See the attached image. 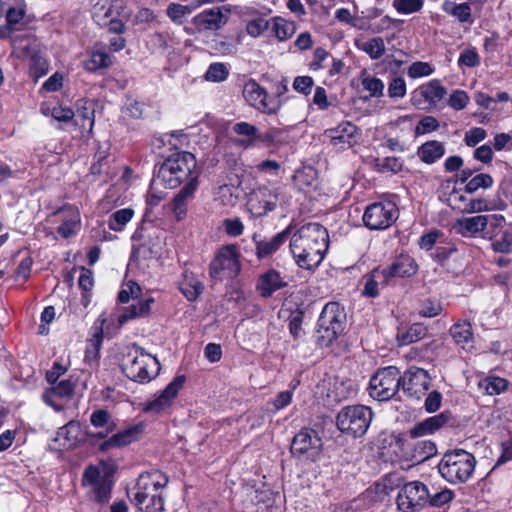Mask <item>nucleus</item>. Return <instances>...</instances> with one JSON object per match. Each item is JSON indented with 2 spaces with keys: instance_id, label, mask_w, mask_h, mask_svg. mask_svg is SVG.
<instances>
[{
  "instance_id": "nucleus-1",
  "label": "nucleus",
  "mask_w": 512,
  "mask_h": 512,
  "mask_svg": "<svg viewBox=\"0 0 512 512\" xmlns=\"http://www.w3.org/2000/svg\"><path fill=\"white\" fill-rule=\"evenodd\" d=\"M200 171L197 169V160L190 152H178L166 158L159 166L153 178L154 184L174 189L186 182L184 187L176 194L172 202V210L180 219L186 213V206L198 187Z\"/></svg>"
},
{
  "instance_id": "nucleus-2",
  "label": "nucleus",
  "mask_w": 512,
  "mask_h": 512,
  "mask_svg": "<svg viewBox=\"0 0 512 512\" xmlns=\"http://www.w3.org/2000/svg\"><path fill=\"white\" fill-rule=\"evenodd\" d=\"M289 247L300 268L314 270L328 251V231L319 223H307L290 237Z\"/></svg>"
},
{
  "instance_id": "nucleus-3",
  "label": "nucleus",
  "mask_w": 512,
  "mask_h": 512,
  "mask_svg": "<svg viewBox=\"0 0 512 512\" xmlns=\"http://www.w3.org/2000/svg\"><path fill=\"white\" fill-rule=\"evenodd\" d=\"M120 367L127 378L137 383L150 382L160 370L157 358L136 344L128 348Z\"/></svg>"
},
{
  "instance_id": "nucleus-4",
  "label": "nucleus",
  "mask_w": 512,
  "mask_h": 512,
  "mask_svg": "<svg viewBox=\"0 0 512 512\" xmlns=\"http://www.w3.org/2000/svg\"><path fill=\"white\" fill-rule=\"evenodd\" d=\"M476 463L472 453L464 449H454L442 456L438 471L449 483L462 484L472 477Z\"/></svg>"
},
{
  "instance_id": "nucleus-5",
  "label": "nucleus",
  "mask_w": 512,
  "mask_h": 512,
  "mask_svg": "<svg viewBox=\"0 0 512 512\" xmlns=\"http://www.w3.org/2000/svg\"><path fill=\"white\" fill-rule=\"evenodd\" d=\"M346 314L337 302L327 303L318 319L317 338L322 346H329L344 331Z\"/></svg>"
},
{
  "instance_id": "nucleus-6",
  "label": "nucleus",
  "mask_w": 512,
  "mask_h": 512,
  "mask_svg": "<svg viewBox=\"0 0 512 512\" xmlns=\"http://www.w3.org/2000/svg\"><path fill=\"white\" fill-rule=\"evenodd\" d=\"M373 411L364 405L343 407L336 417L338 429L355 438L366 434L373 419Z\"/></svg>"
},
{
  "instance_id": "nucleus-7",
  "label": "nucleus",
  "mask_w": 512,
  "mask_h": 512,
  "mask_svg": "<svg viewBox=\"0 0 512 512\" xmlns=\"http://www.w3.org/2000/svg\"><path fill=\"white\" fill-rule=\"evenodd\" d=\"M401 387V373L395 366L379 369L370 379L369 394L378 401L392 399Z\"/></svg>"
},
{
  "instance_id": "nucleus-8",
  "label": "nucleus",
  "mask_w": 512,
  "mask_h": 512,
  "mask_svg": "<svg viewBox=\"0 0 512 512\" xmlns=\"http://www.w3.org/2000/svg\"><path fill=\"white\" fill-rule=\"evenodd\" d=\"M398 217L399 209L396 203L385 200L368 205L362 219L370 230H384L392 226Z\"/></svg>"
},
{
  "instance_id": "nucleus-9",
  "label": "nucleus",
  "mask_w": 512,
  "mask_h": 512,
  "mask_svg": "<svg viewBox=\"0 0 512 512\" xmlns=\"http://www.w3.org/2000/svg\"><path fill=\"white\" fill-rule=\"evenodd\" d=\"M82 485L91 487L88 493L90 500L98 504H106L111 498L112 473H101L98 467L89 465L83 472Z\"/></svg>"
},
{
  "instance_id": "nucleus-10",
  "label": "nucleus",
  "mask_w": 512,
  "mask_h": 512,
  "mask_svg": "<svg viewBox=\"0 0 512 512\" xmlns=\"http://www.w3.org/2000/svg\"><path fill=\"white\" fill-rule=\"evenodd\" d=\"M397 507L401 512H419L429 502V489L421 481L404 484L397 494Z\"/></svg>"
},
{
  "instance_id": "nucleus-11",
  "label": "nucleus",
  "mask_w": 512,
  "mask_h": 512,
  "mask_svg": "<svg viewBox=\"0 0 512 512\" xmlns=\"http://www.w3.org/2000/svg\"><path fill=\"white\" fill-rule=\"evenodd\" d=\"M447 95V89L437 79H432L415 88L410 93V103L426 112L437 108Z\"/></svg>"
},
{
  "instance_id": "nucleus-12",
  "label": "nucleus",
  "mask_w": 512,
  "mask_h": 512,
  "mask_svg": "<svg viewBox=\"0 0 512 512\" xmlns=\"http://www.w3.org/2000/svg\"><path fill=\"white\" fill-rule=\"evenodd\" d=\"M239 272V255L233 245L221 248L210 263L209 273L214 280L232 279Z\"/></svg>"
},
{
  "instance_id": "nucleus-13",
  "label": "nucleus",
  "mask_w": 512,
  "mask_h": 512,
  "mask_svg": "<svg viewBox=\"0 0 512 512\" xmlns=\"http://www.w3.org/2000/svg\"><path fill=\"white\" fill-rule=\"evenodd\" d=\"M168 482V476L159 470L141 473L133 488L132 502L136 506L143 505L151 494H157V491L166 487Z\"/></svg>"
},
{
  "instance_id": "nucleus-14",
  "label": "nucleus",
  "mask_w": 512,
  "mask_h": 512,
  "mask_svg": "<svg viewBox=\"0 0 512 512\" xmlns=\"http://www.w3.org/2000/svg\"><path fill=\"white\" fill-rule=\"evenodd\" d=\"M239 137L231 138V141L242 147L258 146L265 148H277L286 141L282 136V130H235Z\"/></svg>"
},
{
  "instance_id": "nucleus-15",
  "label": "nucleus",
  "mask_w": 512,
  "mask_h": 512,
  "mask_svg": "<svg viewBox=\"0 0 512 512\" xmlns=\"http://www.w3.org/2000/svg\"><path fill=\"white\" fill-rule=\"evenodd\" d=\"M279 188L261 186L254 189L248 200V208L254 217H262L273 211L279 201Z\"/></svg>"
},
{
  "instance_id": "nucleus-16",
  "label": "nucleus",
  "mask_w": 512,
  "mask_h": 512,
  "mask_svg": "<svg viewBox=\"0 0 512 512\" xmlns=\"http://www.w3.org/2000/svg\"><path fill=\"white\" fill-rule=\"evenodd\" d=\"M430 376L422 368L411 367L401 375V387L408 397L420 398L430 387Z\"/></svg>"
},
{
  "instance_id": "nucleus-17",
  "label": "nucleus",
  "mask_w": 512,
  "mask_h": 512,
  "mask_svg": "<svg viewBox=\"0 0 512 512\" xmlns=\"http://www.w3.org/2000/svg\"><path fill=\"white\" fill-rule=\"evenodd\" d=\"M243 96L256 109L265 113H274L279 108L278 102L269 97L266 91L254 80L244 85Z\"/></svg>"
},
{
  "instance_id": "nucleus-18",
  "label": "nucleus",
  "mask_w": 512,
  "mask_h": 512,
  "mask_svg": "<svg viewBox=\"0 0 512 512\" xmlns=\"http://www.w3.org/2000/svg\"><path fill=\"white\" fill-rule=\"evenodd\" d=\"M322 446L321 438L313 429L304 428L293 438L290 451L293 455H315Z\"/></svg>"
},
{
  "instance_id": "nucleus-19",
  "label": "nucleus",
  "mask_w": 512,
  "mask_h": 512,
  "mask_svg": "<svg viewBox=\"0 0 512 512\" xmlns=\"http://www.w3.org/2000/svg\"><path fill=\"white\" fill-rule=\"evenodd\" d=\"M455 419L449 411H444L438 415L429 417L415 424L409 431L411 438H419L429 435L439 430L445 425L453 426Z\"/></svg>"
},
{
  "instance_id": "nucleus-20",
  "label": "nucleus",
  "mask_w": 512,
  "mask_h": 512,
  "mask_svg": "<svg viewBox=\"0 0 512 512\" xmlns=\"http://www.w3.org/2000/svg\"><path fill=\"white\" fill-rule=\"evenodd\" d=\"M143 431L144 425L142 423L126 428L113 434L107 440L99 442L98 450L101 452H107L114 448L127 446L130 443L138 440Z\"/></svg>"
},
{
  "instance_id": "nucleus-21",
  "label": "nucleus",
  "mask_w": 512,
  "mask_h": 512,
  "mask_svg": "<svg viewBox=\"0 0 512 512\" xmlns=\"http://www.w3.org/2000/svg\"><path fill=\"white\" fill-rule=\"evenodd\" d=\"M185 382V376L179 375L170 382L162 393L155 397L153 400L146 403L144 407L145 412L159 413L166 407L170 406L171 401L177 396L179 390Z\"/></svg>"
},
{
  "instance_id": "nucleus-22",
  "label": "nucleus",
  "mask_w": 512,
  "mask_h": 512,
  "mask_svg": "<svg viewBox=\"0 0 512 512\" xmlns=\"http://www.w3.org/2000/svg\"><path fill=\"white\" fill-rule=\"evenodd\" d=\"M228 17L220 8L202 11L192 19V24L198 32L216 31L227 23Z\"/></svg>"
},
{
  "instance_id": "nucleus-23",
  "label": "nucleus",
  "mask_w": 512,
  "mask_h": 512,
  "mask_svg": "<svg viewBox=\"0 0 512 512\" xmlns=\"http://www.w3.org/2000/svg\"><path fill=\"white\" fill-rule=\"evenodd\" d=\"M384 272L387 274L390 282L398 277H412L418 271V264L415 259L408 254H400L392 261L390 265L383 268Z\"/></svg>"
},
{
  "instance_id": "nucleus-24",
  "label": "nucleus",
  "mask_w": 512,
  "mask_h": 512,
  "mask_svg": "<svg viewBox=\"0 0 512 512\" xmlns=\"http://www.w3.org/2000/svg\"><path fill=\"white\" fill-rule=\"evenodd\" d=\"M12 55L25 60L40 51L38 40L29 33H15L11 36Z\"/></svg>"
},
{
  "instance_id": "nucleus-25",
  "label": "nucleus",
  "mask_w": 512,
  "mask_h": 512,
  "mask_svg": "<svg viewBox=\"0 0 512 512\" xmlns=\"http://www.w3.org/2000/svg\"><path fill=\"white\" fill-rule=\"evenodd\" d=\"M287 286V282L281 273L275 269H269L262 273L257 280L256 289L264 298H269L274 292Z\"/></svg>"
},
{
  "instance_id": "nucleus-26",
  "label": "nucleus",
  "mask_w": 512,
  "mask_h": 512,
  "mask_svg": "<svg viewBox=\"0 0 512 512\" xmlns=\"http://www.w3.org/2000/svg\"><path fill=\"white\" fill-rule=\"evenodd\" d=\"M291 235V226L280 233L274 235L270 239L256 240V236L253 237L256 245V255L259 259H264L274 254L279 248L288 240Z\"/></svg>"
},
{
  "instance_id": "nucleus-27",
  "label": "nucleus",
  "mask_w": 512,
  "mask_h": 512,
  "mask_svg": "<svg viewBox=\"0 0 512 512\" xmlns=\"http://www.w3.org/2000/svg\"><path fill=\"white\" fill-rule=\"evenodd\" d=\"M122 6L117 1L98 0L92 7L93 20L101 27L106 26L115 15H120Z\"/></svg>"
},
{
  "instance_id": "nucleus-28",
  "label": "nucleus",
  "mask_w": 512,
  "mask_h": 512,
  "mask_svg": "<svg viewBox=\"0 0 512 512\" xmlns=\"http://www.w3.org/2000/svg\"><path fill=\"white\" fill-rule=\"evenodd\" d=\"M52 387L50 390H47L43 394V400L48 405L52 406L55 410H62L61 406L56 405L52 401L53 396L61 397V398H70L75 390L76 382L72 380V378L63 379L61 381H57L55 384H51Z\"/></svg>"
},
{
  "instance_id": "nucleus-29",
  "label": "nucleus",
  "mask_w": 512,
  "mask_h": 512,
  "mask_svg": "<svg viewBox=\"0 0 512 512\" xmlns=\"http://www.w3.org/2000/svg\"><path fill=\"white\" fill-rule=\"evenodd\" d=\"M390 280L383 268H374L368 275H366V282L362 294L367 297H377L379 295L378 286H388Z\"/></svg>"
},
{
  "instance_id": "nucleus-30",
  "label": "nucleus",
  "mask_w": 512,
  "mask_h": 512,
  "mask_svg": "<svg viewBox=\"0 0 512 512\" xmlns=\"http://www.w3.org/2000/svg\"><path fill=\"white\" fill-rule=\"evenodd\" d=\"M442 10L454 17L460 23H468L472 25L474 19L472 17V9L469 3H456L450 0H445L442 3Z\"/></svg>"
},
{
  "instance_id": "nucleus-31",
  "label": "nucleus",
  "mask_w": 512,
  "mask_h": 512,
  "mask_svg": "<svg viewBox=\"0 0 512 512\" xmlns=\"http://www.w3.org/2000/svg\"><path fill=\"white\" fill-rule=\"evenodd\" d=\"M179 289L189 301H195L203 292L204 285L189 271H184L179 281Z\"/></svg>"
},
{
  "instance_id": "nucleus-32",
  "label": "nucleus",
  "mask_w": 512,
  "mask_h": 512,
  "mask_svg": "<svg viewBox=\"0 0 512 512\" xmlns=\"http://www.w3.org/2000/svg\"><path fill=\"white\" fill-rule=\"evenodd\" d=\"M294 184L300 190L316 188L318 183V172L312 166H303L297 169L292 177Z\"/></svg>"
},
{
  "instance_id": "nucleus-33",
  "label": "nucleus",
  "mask_w": 512,
  "mask_h": 512,
  "mask_svg": "<svg viewBox=\"0 0 512 512\" xmlns=\"http://www.w3.org/2000/svg\"><path fill=\"white\" fill-rule=\"evenodd\" d=\"M445 153L443 143L432 140L423 143L417 151L419 158L426 164H432L440 159Z\"/></svg>"
},
{
  "instance_id": "nucleus-34",
  "label": "nucleus",
  "mask_w": 512,
  "mask_h": 512,
  "mask_svg": "<svg viewBox=\"0 0 512 512\" xmlns=\"http://www.w3.org/2000/svg\"><path fill=\"white\" fill-rule=\"evenodd\" d=\"M450 336L454 342L465 349L473 341L471 324L467 321L455 323L449 330Z\"/></svg>"
},
{
  "instance_id": "nucleus-35",
  "label": "nucleus",
  "mask_w": 512,
  "mask_h": 512,
  "mask_svg": "<svg viewBox=\"0 0 512 512\" xmlns=\"http://www.w3.org/2000/svg\"><path fill=\"white\" fill-rule=\"evenodd\" d=\"M486 221L487 219L484 215H477L459 219L457 221V225L459 227V232L463 236H467L484 231L486 228Z\"/></svg>"
},
{
  "instance_id": "nucleus-36",
  "label": "nucleus",
  "mask_w": 512,
  "mask_h": 512,
  "mask_svg": "<svg viewBox=\"0 0 512 512\" xmlns=\"http://www.w3.org/2000/svg\"><path fill=\"white\" fill-rule=\"evenodd\" d=\"M348 130H325L330 143L339 149L352 147L356 142L357 130L347 133Z\"/></svg>"
},
{
  "instance_id": "nucleus-37",
  "label": "nucleus",
  "mask_w": 512,
  "mask_h": 512,
  "mask_svg": "<svg viewBox=\"0 0 512 512\" xmlns=\"http://www.w3.org/2000/svg\"><path fill=\"white\" fill-rule=\"evenodd\" d=\"M437 453L436 444L430 440L417 441L413 448L412 460L416 463H422Z\"/></svg>"
},
{
  "instance_id": "nucleus-38",
  "label": "nucleus",
  "mask_w": 512,
  "mask_h": 512,
  "mask_svg": "<svg viewBox=\"0 0 512 512\" xmlns=\"http://www.w3.org/2000/svg\"><path fill=\"white\" fill-rule=\"evenodd\" d=\"M427 328L421 323L412 324L406 331L399 333L397 339L400 345H409L425 337Z\"/></svg>"
},
{
  "instance_id": "nucleus-39",
  "label": "nucleus",
  "mask_w": 512,
  "mask_h": 512,
  "mask_svg": "<svg viewBox=\"0 0 512 512\" xmlns=\"http://www.w3.org/2000/svg\"><path fill=\"white\" fill-rule=\"evenodd\" d=\"M95 104L93 101L81 99L77 102V118L81 119V126L89 125L90 128L94 126V112Z\"/></svg>"
},
{
  "instance_id": "nucleus-40",
  "label": "nucleus",
  "mask_w": 512,
  "mask_h": 512,
  "mask_svg": "<svg viewBox=\"0 0 512 512\" xmlns=\"http://www.w3.org/2000/svg\"><path fill=\"white\" fill-rule=\"evenodd\" d=\"M29 59V73L35 81L48 73L49 64L47 60L41 55L40 51L36 54H33V56H31Z\"/></svg>"
},
{
  "instance_id": "nucleus-41",
  "label": "nucleus",
  "mask_w": 512,
  "mask_h": 512,
  "mask_svg": "<svg viewBox=\"0 0 512 512\" xmlns=\"http://www.w3.org/2000/svg\"><path fill=\"white\" fill-rule=\"evenodd\" d=\"M133 214L134 212L130 208L117 210L109 217V228L114 231H121L123 227L131 220Z\"/></svg>"
},
{
  "instance_id": "nucleus-42",
  "label": "nucleus",
  "mask_w": 512,
  "mask_h": 512,
  "mask_svg": "<svg viewBox=\"0 0 512 512\" xmlns=\"http://www.w3.org/2000/svg\"><path fill=\"white\" fill-rule=\"evenodd\" d=\"M273 31L280 41L291 38L296 32L294 22L287 21L283 18H276L273 24Z\"/></svg>"
},
{
  "instance_id": "nucleus-43",
  "label": "nucleus",
  "mask_w": 512,
  "mask_h": 512,
  "mask_svg": "<svg viewBox=\"0 0 512 512\" xmlns=\"http://www.w3.org/2000/svg\"><path fill=\"white\" fill-rule=\"evenodd\" d=\"M359 48L366 52L372 59H379L385 53V43L381 37H375L362 43Z\"/></svg>"
},
{
  "instance_id": "nucleus-44",
  "label": "nucleus",
  "mask_w": 512,
  "mask_h": 512,
  "mask_svg": "<svg viewBox=\"0 0 512 512\" xmlns=\"http://www.w3.org/2000/svg\"><path fill=\"white\" fill-rule=\"evenodd\" d=\"M493 178L489 174L480 173L471 178L465 186V191L469 194L475 193L478 189H488L493 185Z\"/></svg>"
},
{
  "instance_id": "nucleus-45",
  "label": "nucleus",
  "mask_w": 512,
  "mask_h": 512,
  "mask_svg": "<svg viewBox=\"0 0 512 512\" xmlns=\"http://www.w3.org/2000/svg\"><path fill=\"white\" fill-rule=\"evenodd\" d=\"M193 7L190 5H182L171 3L167 7L168 17L177 24H182L183 20L192 13Z\"/></svg>"
},
{
  "instance_id": "nucleus-46",
  "label": "nucleus",
  "mask_w": 512,
  "mask_h": 512,
  "mask_svg": "<svg viewBox=\"0 0 512 512\" xmlns=\"http://www.w3.org/2000/svg\"><path fill=\"white\" fill-rule=\"evenodd\" d=\"M424 5V0H394L393 8L403 15L419 12Z\"/></svg>"
},
{
  "instance_id": "nucleus-47",
  "label": "nucleus",
  "mask_w": 512,
  "mask_h": 512,
  "mask_svg": "<svg viewBox=\"0 0 512 512\" xmlns=\"http://www.w3.org/2000/svg\"><path fill=\"white\" fill-rule=\"evenodd\" d=\"M103 337L102 332L96 333L91 339L88 340L85 350V361L88 363L96 362L99 357Z\"/></svg>"
},
{
  "instance_id": "nucleus-48",
  "label": "nucleus",
  "mask_w": 512,
  "mask_h": 512,
  "mask_svg": "<svg viewBox=\"0 0 512 512\" xmlns=\"http://www.w3.org/2000/svg\"><path fill=\"white\" fill-rule=\"evenodd\" d=\"M229 75L228 68L224 63L216 62L210 64L204 77L207 81L222 82L226 80Z\"/></svg>"
},
{
  "instance_id": "nucleus-49",
  "label": "nucleus",
  "mask_w": 512,
  "mask_h": 512,
  "mask_svg": "<svg viewBox=\"0 0 512 512\" xmlns=\"http://www.w3.org/2000/svg\"><path fill=\"white\" fill-rule=\"evenodd\" d=\"M90 423L93 427H107L116 428V424L113 421L111 414L106 409H97L93 411L90 416Z\"/></svg>"
},
{
  "instance_id": "nucleus-50",
  "label": "nucleus",
  "mask_w": 512,
  "mask_h": 512,
  "mask_svg": "<svg viewBox=\"0 0 512 512\" xmlns=\"http://www.w3.org/2000/svg\"><path fill=\"white\" fill-rule=\"evenodd\" d=\"M112 63L108 53L97 51L92 53L90 59L85 63L87 70L94 71L100 68H106Z\"/></svg>"
},
{
  "instance_id": "nucleus-51",
  "label": "nucleus",
  "mask_w": 512,
  "mask_h": 512,
  "mask_svg": "<svg viewBox=\"0 0 512 512\" xmlns=\"http://www.w3.org/2000/svg\"><path fill=\"white\" fill-rule=\"evenodd\" d=\"M164 138H167L168 145L172 149L182 147L187 141V137L182 133V130H171L169 132H165L157 138V141L164 143Z\"/></svg>"
},
{
  "instance_id": "nucleus-52",
  "label": "nucleus",
  "mask_w": 512,
  "mask_h": 512,
  "mask_svg": "<svg viewBox=\"0 0 512 512\" xmlns=\"http://www.w3.org/2000/svg\"><path fill=\"white\" fill-rule=\"evenodd\" d=\"M375 166L380 172L397 173L402 169V161L396 157H385L383 159H376Z\"/></svg>"
},
{
  "instance_id": "nucleus-53",
  "label": "nucleus",
  "mask_w": 512,
  "mask_h": 512,
  "mask_svg": "<svg viewBox=\"0 0 512 512\" xmlns=\"http://www.w3.org/2000/svg\"><path fill=\"white\" fill-rule=\"evenodd\" d=\"M491 248L494 252L498 253H511L512 252V232L505 231L499 239L491 243Z\"/></svg>"
},
{
  "instance_id": "nucleus-54",
  "label": "nucleus",
  "mask_w": 512,
  "mask_h": 512,
  "mask_svg": "<svg viewBox=\"0 0 512 512\" xmlns=\"http://www.w3.org/2000/svg\"><path fill=\"white\" fill-rule=\"evenodd\" d=\"M406 82L402 77H394L388 85V95L391 99H401L406 95Z\"/></svg>"
},
{
  "instance_id": "nucleus-55",
  "label": "nucleus",
  "mask_w": 512,
  "mask_h": 512,
  "mask_svg": "<svg viewBox=\"0 0 512 512\" xmlns=\"http://www.w3.org/2000/svg\"><path fill=\"white\" fill-rule=\"evenodd\" d=\"M441 312L442 306L439 302L431 299H425L420 305L418 314L421 317L432 318L438 316Z\"/></svg>"
},
{
  "instance_id": "nucleus-56",
  "label": "nucleus",
  "mask_w": 512,
  "mask_h": 512,
  "mask_svg": "<svg viewBox=\"0 0 512 512\" xmlns=\"http://www.w3.org/2000/svg\"><path fill=\"white\" fill-rule=\"evenodd\" d=\"M434 69L427 62L417 61L412 63L407 71V74L410 78H420L429 76L433 73Z\"/></svg>"
},
{
  "instance_id": "nucleus-57",
  "label": "nucleus",
  "mask_w": 512,
  "mask_h": 512,
  "mask_svg": "<svg viewBox=\"0 0 512 512\" xmlns=\"http://www.w3.org/2000/svg\"><path fill=\"white\" fill-rule=\"evenodd\" d=\"M363 88L369 92L371 97H380L383 95L384 83L376 77H366L362 81Z\"/></svg>"
},
{
  "instance_id": "nucleus-58",
  "label": "nucleus",
  "mask_w": 512,
  "mask_h": 512,
  "mask_svg": "<svg viewBox=\"0 0 512 512\" xmlns=\"http://www.w3.org/2000/svg\"><path fill=\"white\" fill-rule=\"evenodd\" d=\"M143 512H162L164 500L160 494H151L143 505L137 506Z\"/></svg>"
},
{
  "instance_id": "nucleus-59",
  "label": "nucleus",
  "mask_w": 512,
  "mask_h": 512,
  "mask_svg": "<svg viewBox=\"0 0 512 512\" xmlns=\"http://www.w3.org/2000/svg\"><path fill=\"white\" fill-rule=\"evenodd\" d=\"M459 66L476 67L480 64V56L475 48H467L460 53Z\"/></svg>"
},
{
  "instance_id": "nucleus-60",
  "label": "nucleus",
  "mask_w": 512,
  "mask_h": 512,
  "mask_svg": "<svg viewBox=\"0 0 512 512\" xmlns=\"http://www.w3.org/2000/svg\"><path fill=\"white\" fill-rule=\"evenodd\" d=\"M469 96L464 90H455L448 98V105L454 110H462L469 103Z\"/></svg>"
},
{
  "instance_id": "nucleus-61",
  "label": "nucleus",
  "mask_w": 512,
  "mask_h": 512,
  "mask_svg": "<svg viewBox=\"0 0 512 512\" xmlns=\"http://www.w3.org/2000/svg\"><path fill=\"white\" fill-rule=\"evenodd\" d=\"M507 380L500 377H489L485 380V390L489 395H497L507 388Z\"/></svg>"
},
{
  "instance_id": "nucleus-62",
  "label": "nucleus",
  "mask_w": 512,
  "mask_h": 512,
  "mask_svg": "<svg viewBox=\"0 0 512 512\" xmlns=\"http://www.w3.org/2000/svg\"><path fill=\"white\" fill-rule=\"evenodd\" d=\"M78 225L79 217L78 214H75L73 218L64 220L62 224L58 227L57 232L63 238L68 239L76 233Z\"/></svg>"
},
{
  "instance_id": "nucleus-63",
  "label": "nucleus",
  "mask_w": 512,
  "mask_h": 512,
  "mask_svg": "<svg viewBox=\"0 0 512 512\" xmlns=\"http://www.w3.org/2000/svg\"><path fill=\"white\" fill-rule=\"evenodd\" d=\"M99 431L95 432V431H91V430H86L85 434H86V437H87V441L88 443L91 445V446H97L99 445V441L102 440H107L106 438L109 436V434H111L116 428H110L109 426L107 427H99Z\"/></svg>"
},
{
  "instance_id": "nucleus-64",
  "label": "nucleus",
  "mask_w": 512,
  "mask_h": 512,
  "mask_svg": "<svg viewBox=\"0 0 512 512\" xmlns=\"http://www.w3.org/2000/svg\"><path fill=\"white\" fill-rule=\"evenodd\" d=\"M223 227L229 236L237 237L243 233L244 226L239 218H227L223 220Z\"/></svg>"
}]
</instances>
